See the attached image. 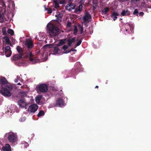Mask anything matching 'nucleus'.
I'll use <instances>...</instances> for the list:
<instances>
[{
    "label": "nucleus",
    "mask_w": 151,
    "mask_h": 151,
    "mask_svg": "<svg viewBox=\"0 0 151 151\" xmlns=\"http://www.w3.org/2000/svg\"><path fill=\"white\" fill-rule=\"evenodd\" d=\"M17 50L19 54L23 55V50L21 47L20 46H18L17 47Z\"/></svg>",
    "instance_id": "20"
},
{
    "label": "nucleus",
    "mask_w": 151,
    "mask_h": 151,
    "mask_svg": "<svg viewBox=\"0 0 151 151\" xmlns=\"http://www.w3.org/2000/svg\"><path fill=\"white\" fill-rule=\"evenodd\" d=\"M99 88V86H96L95 87V88Z\"/></svg>",
    "instance_id": "47"
},
{
    "label": "nucleus",
    "mask_w": 151,
    "mask_h": 151,
    "mask_svg": "<svg viewBox=\"0 0 151 151\" xmlns=\"http://www.w3.org/2000/svg\"><path fill=\"white\" fill-rule=\"evenodd\" d=\"M79 28L80 30V34H81L83 33V26H79Z\"/></svg>",
    "instance_id": "34"
},
{
    "label": "nucleus",
    "mask_w": 151,
    "mask_h": 151,
    "mask_svg": "<svg viewBox=\"0 0 151 151\" xmlns=\"http://www.w3.org/2000/svg\"><path fill=\"white\" fill-rule=\"evenodd\" d=\"M12 87L6 86L5 87H2L0 90L1 93L5 97H9L11 96V93L10 91L12 90Z\"/></svg>",
    "instance_id": "3"
},
{
    "label": "nucleus",
    "mask_w": 151,
    "mask_h": 151,
    "mask_svg": "<svg viewBox=\"0 0 151 151\" xmlns=\"http://www.w3.org/2000/svg\"><path fill=\"white\" fill-rule=\"evenodd\" d=\"M26 93L25 92H22L20 93V95H21V96H24L26 95Z\"/></svg>",
    "instance_id": "38"
},
{
    "label": "nucleus",
    "mask_w": 151,
    "mask_h": 151,
    "mask_svg": "<svg viewBox=\"0 0 151 151\" xmlns=\"http://www.w3.org/2000/svg\"><path fill=\"white\" fill-rule=\"evenodd\" d=\"M71 51H76V50L75 49H73V48H72L70 50H69L68 51V52H71Z\"/></svg>",
    "instance_id": "41"
},
{
    "label": "nucleus",
    "mask_w": 151,
    "mask_h": 151,
    "mask_svg": "<svg viewBox=\"0 0 151 151\" xmlns=\"http://www.w3.org/2000/svg\"><path fill=\"white\" fill-rule=\"evenodd\" d=\"M41 98L42 97L41 96H37L36 98V102H37L38 101L39 102Z\"/></svg>",
    "instance_id": "30"
},
{
    "label": "nucleus",
    "mask_w": 151,
    "mask_h": 151,
    "mask_svg": "<svg viewBox=\"0 0 151 151\" xmlns=\"http://www.w3.org/2000/svg\"><path fill=\"white\" fill-rule=\"evenodd\" d=\"M71 23L70 22H68L67 24V27H70L71 26Z\"/></svg>",
    "instance_id": "40"
},
{
    "label": "nucleus",
    "mask_w": 151,
    "mask_h": 151,
    "mask_svg": "<svg viewBox=\"0 0 151 151\" xmlns=\"http://www.w3.org/2000/svg\"><path fill=\"white\" fill-rule=\"evenodd\" d=\"M125 30H126V32H127V33H128V30L127 29H126Z\"/></svg>",
    "instance_id": "45"
},
{
    "label": "nucleus",
    "mask_w": 151,
    "mask_h": 151,
    "mask_svg": "<svg viewBox=\"0 0 151 151\" xmlns=\"http://www.w3.org/2000/svg\"><path fill=\"white\" fill-rule=\"evenodd\" d=\"M37 90L42 93H44L47 92L48 90V87L45 84H40L38 86H37Z\"/></svg>",
    "instance_id": "5"
},
{
    "label": "nucleus",
    "mask_w": 151,
    "mask_h": 151,
    "mask_svg": "<svg viewBox=\"0 0 151 151\" xmlns=\"http://www.w3.org/2000/svg\"><path fill=\"white\" fill-rule=\"evenodd\" d=\"M33 41L32 40H26L24 42V47L25 50H26L27 53L29 57L30 60L32 62L34 61V59L32 57L33 55L32 54V48L34 47Z\"/></svg>",
    "instance_id": "1"
},
{
    "label": "nucleus",
    "mask_w": 151,
    "mask_h": 151,
    "mask_svg": "<svg viewBox=\"0 0 151 151\" xmlns=\"http://www.w3.org/2000/svg\"><path fill=\"white\" fill-rule=\"evenodd\" d=\"M66 1V0H60L59 3L60 4H63L65 3Z\"/></svg>",
    "instance_id": "33"
},
{
    "label": "nucleus",
    "mask_w": 151,
    "mask_h": 151,
    "mask_svg": "<svg viewBox=\"0 0 151 151\" xmlns=\"http://www.w3.org/2000/svg\"><path fill=\"white\" fill-rule=\"evenodd\" d=\"M59 4L56 2H55V8H57L59 7Z\"/></svg>",
    "instance_id": "36"
},
{
    "label": "nucleus",
    "mask_w": 151,
    "mask_h": 151,
    "mask_svg": "<svg viewBox=\"0 0 151 151\" xmlns=\"http://www.w3.org/2000/svg\"><path fill=\"white\" fill-rule=\"evenodd\" d=\"M119 15V14L116 12H114L111 15V17L113 19L114 21L116 20L117 18V16Z\"/></svg>",
    "instance_id": "19"
},
{
    "label": "nucleus",
    "mask_w": 151,
    "mask_h": 151,
    "mask_svg": "<svg viewBox=\"0 0 151 151\" xmlns=\"http://www.w3.org/2000/svg\"><path fill=\"white\" fill-rule=\"evenodd\" d=\"M130 14V12L128 10H123L121 12V15L122 16H129Z\"/></svg>",
    "instance_id": "17"
},
{
    "label": "nucleus",
    "mask_w": 151,
    "mask_h": 151,
    "mask_svg": "<svg viewBox=\"0 0 151 151\" xmlns=\"http://www.w3.org/2000/svg\"><path fill=\"white\" fill-rule=\"evenodd\" d=\"M7 81L4 77H1L0 78V84L1 85H4L6 84Z\"/></svg>",
    "instance_id": "16"
},
{
    "label": "nucleus",
    "mask_w": 151,
    "mask_h": 151,
    "mask_svg": "<svg viewBox=\"0 0 151 151\" xmlns=\"http://www.w3.org/2000/svg\"><path fill=\"white\" fill-rule=\"evenodd\" d=\"M80 65L79 62H77L75 65V69H73L71 71L73 72V74H75L80 69Z\"/></svg>",
    "instance_id": "9"
},
{
    "label": "nucleus",
    "mask_w": 151,
    "mask_h": 151,
    "mask_svg": "<svg viewBox=\"0 0 151 151\" xmlns=\"http://www.w3.org/2000/svg\"><path fill=\"white\" fill-rule=\"evenodd\" d=\"M22 58V55L21 54H16L14 55L12 58V60H17L19 59H21Z\"/></svg>",
    "instance_id": "15"
},
{
    "label": "nucleus",
    "mask_w": 151,
    "mask_h": 151,
    "mask_svg": "<svg viewBox=\"0 0 151 151\" xmlns=\"http://www.w3.org/2000/svg\"><path fill=\"white\" fill-rule=\"evenodd\" d=\"M45 114L44 111L43 110L40 111L38 114H37V116L38 117H40L44 115Z\"/></svg>",
    "instance_id": "24"
},
{
    "label": "nucleus",
    "mask_w": 151,
    "mask_h": 151,
    "mask_svg": "<svg viewBox=\"0 0 151 151\" xmlns=\"http://www.w3.org/2000/svg\"><path fill=\"white\" fill-rule=\"evenodd\" d=\"M68 48V46L66 45H64L62 47V48L65 50L66 49H67Z\"/></svg>",
    "instance_id": "37"
},
{
    "label": "nucleus",
    "mask_w": 151,
    "mask_h": 151,
    "mask_svg": "<svg viewBox=\"0 0 151 151\" xmlns=\"http://www.w3.org/2000/svg\"><path fill=\"white\" fill-rule=\"evenodd\" d=\"M126 0V1H129V0Z\"/></svg>",
    "instance_id": "52"
},
{
    "label": "nucleus",
    "mask_w": 151,
    "mask_h": 151,
    "mask_svg": "<svg viewBox=\"0 0 151 151\" xmlns=\"http://www.w3.org/2000/svg\"><path fill=\"white\" fill-rule=\"evenodd\" d=\"M4 136L5 137H7L10 142L13 143L17 141V136L14 133H6Z\"/></svg>",
    "instance_id": "4"
},
{
    "label": "nucleus",
    "mask_w": 151,
    "mask_h": 151,
    "mask_svg": "<svg viewBox=\"0 0 151 151\" xmlns=\"http://www.w3.org/2000/svg\"><path fill=\"white\" fill-rule=\"evenodd\" d=\"M119 1L121 2H124V1H123V0H120Z\"/></svg>",
    "instance_id": "46"
},
{
    "label": "nucleus",
    "mask_w": 151,
    "mask_h": 151,
    "mask_svg": "<svg viewBox=\"0 0 151 151\" xmlns=\"http://www.w3.org/2000/svg\"><path fill=\"white\" fill-rule=\"evenodd\" d=\"M64 103V100L61 98L58 99L56 101V105L61 107L63 106Z\"/></svg>",
    "instance_id": "12"
},
{
    "label": "nucleus",
    "mask_w": 151,
    "mask_h": 151,
    "mask_svg": "<svg viewBox=\"0 0 151 151\" xmlns=\"http://www.w3.org/2000/svg\"><path fill=\"white\" fill-rule=\"evenodd\" d=\"M68 1L69 2H72L73 0H68Z\"/></svg>",
    "instance_id": "44"
},
{
    "label": "nucleus",
    "mask_w": 151,
    "mask_h": 151,
    "mask_svg": "<svg viewBox=\"0 0 151 151\" xmlns=\"http://www.w3.org/2000/svg\"><path fill=\"white\" fill-rule=\"evenodd\" d=\"M88 22H83V24L84 26H85L86 27H87L88 26L87 23Z\"/></svg>",
    "instance_id": "42"
},
{
    "label": "nucleus",
    "mask_w": 151,
    "mask_h": 151,
    "mask_svg": "<svg viewBox=\"0 0 151 151\" xmlns=\"http://www.w3.org/2000/svg\"><path fill=\"white\" fill-rule=\"evenodd\" d=\"M144 14V13L143 12H141L138 15H139V16L142 17Z\"/></svg>",
    "instance_id": "39"
},
{
    "label": "nucleus",
    "mask_w": 151,
    "mask_h": 151,
    "mask_svg": "<svg viewBox=\"0 0 151 151\" xmlns=\"http://www.w3.org/2000/svg\"><path fill=\"white\" fill-rule=\"evenodd\" d=\"M4 151H12L11 148L9 144H6L4 146H3L2 148Z\"/></svg>",
    "instance_id": "14"
},
{
    "label": "nucleus",
    "mask_w": 151,
    "mask_h": 151,
    "mask_svg": "<svg viewBox=\"0 0 151 151\" xmlns=\"http://www.w3.org/2000/svg\"><path fill=\"white\" fill-rule=\"evenodd\" d=\"M10 47L9 46H6L5 48V53H6L7 52H8L9 54L7 55V56L10 57L12 54V52L10 50Z\"/></svg>",
    "instance_id": "18"
},
{
    "label": "nucleus",
    "mask_w": 151,
    "mask_h": 151,
    "mask_svg": "<svg viewBox=\"0 0 151 151\" xmlns=\"http://www.w3.org/2000/svg\"><path fill=\"white\" fill-rule=\"evenodd\" d=\"M7 32L9 34H10L11 35H13L14 34V32L13 31L10 29H8Z\"/></svg>",
    "instance_id": "29"
},
{
    "label": "nucleus",
    "mask_w": 151,
    "mask_h": 151,
    "mask_svg": "<svg viewBox=\"0 0 151 151\" xmlns=\"http://www.w3.org/2000/svg\"><path fill=\"white\" fill-rule=\"evenodd\" d=\"M4 14L3 13L0 14V22H3L4 21Z\"/></svg>",
    "instance_id": "22"
},
{
    "label": "nucleus",
    "mask_w": 151,
    "mask_h": 151,
    "mask_svg": "<svg viewBox=\"0 0 151 151\" xmlns=\"http://www.w3.org/2000/svg\"><path fill=\"white\" fill-rule=\"evenodd\" d=\"M9 52H7V53H5V55L7 57H9L8 56H7V55H9Z\"/></svg>",
    "instance_id": "43"
},
{
    "label": "nucleus",
    "mask_w": 151,
    "mask_h": 151,
    "mask_svg": "<svg viewBox=\"0 0 151 151\" xmlns=\"http://www.w3.org/2000/svg\"><path fill=\"white\" fill-rule=\"evenodd\" d=\"M18 103L19 107L22 108L25 107L26 106V103L24 99H22L18 101Z\"/></svg>",
    "instance_id": "11"
},
{
    "label": "nucleus",
    "mask_w": 151,
    "mask_h": 151,
    "mask_svg": "<svg viewBox=\"0 0 151 151\" xmlns=\"http://www.w3.org/2000/svg\"><path fill=\"white\" fill-rule=\"evenodd\" d=\"M37 37L36 36L35 37V39H37Z\"/></svg>",
    "instance_id": "51"
},
{
    "label": "nucleus",
    "mask_w": 151,
    "mask_h": 151,
    "mask_svg": "<svg viewBox=\"0 0 151 151\" xmlns=\"http://www.w3.org/2000/svg\"><path fill=\"white\" fill-rule=\"evenodd\" d=\"M138 10L137 9H134V12L133 13V14L134 15H135L137 16H138Z\"/></svg>",
    "instance_id": "27"
},
{
    "label": "nucleus",
    "mask_w": 151,
    "mask_h": 151,
    "mask_svg": "<svg viewBox=\"0 0 151 151\" xmlns=\"http://www.w3.org/2000/svg\"><path fill=\"white\" fill-rule=\"evenodd\" d=\"M109 9V8L108 7H106L104 9L102 10V12H103V13L104 14H106L107 12H108Z\"/></svg>",
    "instance_id": "25"
},
{
    "label": "nucleus",
    "mask_w": 151,
    "mask_h": 151,
    "mask_svg": "<svg viewBox=\"0 0 151 151\" xmlns=\"http://www.w3.org/2000/svg\"><path fill=\"white\" fill-rule=\"evenodd\" d=\"M75 30L76 31V32H77V29L76 28H75Z\"/></svg>",
    "instance_id": "50"
},
{
    "label": "nucleus",
    "mask_w": 151,
    "mask_h": 151,
    "mask_svg": "<svg viewBox=\"0 0 151 151\" xmlns=\"http://www.w3.org/2000/svg\"><path fill=\"white\" fill-rule=\"evenodd\" d=\"M47 32L51 37H54L59 33V30L56 26L51 23H49L47 26Z\"/></svg>",
    "instance_id": "2"
},
{
    "label": "nucleus",
    "mask_w": 151,
    "mask_h": 151,
    "mask_svg": "<svg viewBox=\"0 0 151 151\" xmlns=\"http://www.w3.org/2000/svg\"><path fill=\"white\" fill-rule=\"evenodd\" d=\"M56 16H57L60 18H62L63 16V14L62 13H59V14H58Z\"/></svg>",
    "instance_id": "32"
},
{
    "label": "nucleus",
    "mask_w": 151,
    "mask_h": 151,
    "mask_svg": "<svg viewBox=\"0 0 151 151\" xmlns=\"http://www.w3.org/2000/svg\"><path fill=\"white\" fill-rule=\"evenodd\" d=\"M76 41V38L75 37H73L72 38H68L67 40V42H68L67 44L68 46H70L72 43L75 42Z\"/></svg>",
    "instance_id": "13"
},
{
    "label": "nucleus",
    "mask_w": 151,
    "mask_h": 151,
    "mask_svg": "<svg viewBox=\"0 0 151 151\" xmlns=\"http://www.w3.org/2000/svg\"><path fill=\"white\" fill-rule=\"evenodd\" d=\"M83 6L82 5L80 4L78 6V7L76 9V11H81L82 9Z\"/></svg>",
    "instance_id": "28"
},
{
    "label": "nucleus",
    "mask_w": 151,
    "mask_h": 151,
    "mask_svg": "<svg viewBox=\"0 0 151 151\" xmlns=\"http://www.w3.org/2000/svg\"><path fill=\"white\" fill-rule=\"evenodd\" d=\"M26 146H27V147L28 146V144L27 143H26Z\"/></svg>",
    "instance_id": "48"
},
{
    "label": "nucleus",
    "mask_w": 151,
    "mask_h": 151,
    "mask_svg": "<svg viewBox=\"0 0 151 151\" xmlns=\"http://www.w3.org/2000/svg\"><path fill=\"white\" fill-rule=\"evenodd\" d=\"M4 39L5 40L6 44L9 45L10 43L9 38L7 36H5L4 37Z\"/></svg>",
    "instance_id": "23"
},
{
    "label": "nucleus",
    "mask_w": 151,
    "mask_h": 151,
    "mask_svg": "<svg viewBox=\"0 0 151 151\" xmlns=\"http://www.w3.org/2000/svg\"><path fill=\"white\" fill-rule=\"evenodd\" d=\"M66 38L60 40L57 45L59 46L61 45L64 44L65 43V42L66 41Z\"/></svg>",
    "instance_id": "21"
},
{
    "label": "nucleus",
    "mask_w": 151,
    "mask_h": 151,
    "mask_svg": "<svg viewBox=\"0 0 151 151\" xmlns=\"http://www.w3.org/2000/svg\"><path fill=\"white\" fill-rule=\"evenodd\" d=\"M53 46V44H47L44 46V47L46 48L47 47L48 48H52L51 50L55 54L58 53L59 50L58 47V46L57 45V46L54 47Z\"/></svg>",
    "instance_id": "6"
},
{
    "label": "nucleus",
    "mask_w": 151,
    "mask_h": 151,
    "mask_svg": "<svg viewBox=\"0 0 151 151\" xmlns=\"http://www.w3.org/2000/svg\"><path fill=\"white\" fill-rule=\"evenodd\" d=\"M75 4L72 3H70L66 5L65 8L67 10L71 11L72 9H75Z\"/></svg>",
    "instance_id": "10"
},
{
    "label": "nucleus",
    "mask_w": 151,
    "mask_h": 151,
    "mask_svg": "<svg viewBox=\"0 0 151 151\" xmlns=\"http://www.w3.org/2000/svg\"><path fill=\"white\" fill-rule=\"evenodd\" d=\"M45 10L47 11V13L48 14H51L52 13V10H54V9H52L51 8H47L46 7L45 8Z\"/></svg>",
    "instance_id": "26"
},
{
    "label": "nucleus",
    "mask_w": 151,
    "mask_h": 151,
    "mask_svg": "<svg viewBox=\"0 0 151 151\" xmlns=\"http://www.w3.org/2000/svg\"><path fill=\"white\" fill-rule=\"evenodd\" d=\"M17 85H21L20 83H19L18 84H17Z\"/></svg>",
    "instance_id": "49"
},
{
    "label": "nucleus",
    "mask_w": 151,
    "mask_h": 151,
    "mask_svg": "<svg viewBox=\"0 0 151 151\" xmlns=\"http://www.w3.org/2000/svg\"><path fill=\"white\" fill-rule=\"evenodd\" d=\"M91 18L90 14L88 12H86L85 13L83 17V19L84 22H89Z\"/></svg>",
    "instance_id": "8"
},
{
    "label": "nucleus",
    "mask_w": 151,
    "mask_h": 151,
    "mask_svg": "<svg viewBox=\"0 0 151 151\" xmlns=\"http://www.w3.org/2000/svg\"><path fill=\"white\" fill-rule=\"evenodd\" d=\"M86 0H80V4L81 5H83Z\"/></svg>",
    "instance_id": "35"
},
{
    "label": "nucleus",
    "mask_w": 151,
    "mask_h": 151,
    "mask_svg": "<svg viewBox=\"0 0 151 151\" xmlns=\"http://www.w3.org/2000/svg\"><path fill=\"white\" fill-rule=\"evenodd\" d=\"M38 109L37 105L36 104H33L29 106L28 110L30 113H34Z\"/></svg>",
    "instance_id": "7"
},
{
    "label": "nucleus",
    "mask_w": 151,
    "mask_h": 151,
    "mask_svg": "<svg viewBox=\"0 0 151 151\" xmlns=\"http://www.w3.org/2000/svg\"><path fill=\"white\" fill-rule=\"evenodd\" d=\"M82 42V40H80L77 43L76 45L75 46L74 48H76V47L80 45Z\"/></svg>",
    "instance_id": "31"
}]
</instances>
